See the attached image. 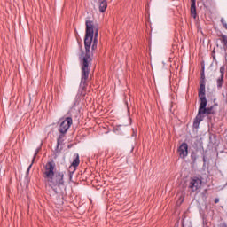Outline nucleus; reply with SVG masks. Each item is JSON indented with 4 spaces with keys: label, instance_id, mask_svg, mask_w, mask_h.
Wrapping results in <instances>:
<instances>
[{
    "label": "nucleus",
    "instance_id": "f257e3e1",
    "mask_svg": "<svg viewBox=\"0 0 227 227\" xmlns=\"http://www.w3.org/2000/svg\"><path fill=\"white\" fill-rule=\"evenodd\" d=\"M86 31L84 38L85 54L80 61L82 68V77L80 82V89L76 97L84 95V90L86 88V82L90 77V72H91V55L90 54V49L92 44V51L97 49V43H98V25L95 24L91 20H86L85 22Z\"/></svg>",
    "mask_w": 227,
    "mask_h": 227
},
{
    "label": "nucleus",
    "instance_id": "f03ea898",
    "mask_svg": "<svg viewBox=\"0 0 227 227\" xmlns=\"http://www.w3.org/2000/svg\"><path fill=\"white\" fill-rule=\"evenodd\" d=\"M43 178L46 187L52 189L56 194H58V187L65 185V174L56 172V163L52 160L44 165Z\"/></svg>",
    "mask_w": 227,
    "mask_h": 227
},
{
    "label": "nucleus",
    "instance_id": "7ed1b4c3",
    "mask_svg": "<svg viewBox=\"0 0 227 227\" xmlns=\"http://www.w3.org/2000/svg\"><path fill=\"white\" fill-rule=\"evenodd\" d=\"M200 98V106H199V111L198 114L193 121V127L194 129H199L200 128V123L203 121L204 116L201 115V113L207 109V105L208 102L207 101V96H202Z\"/></svg>",
    "mask_w": 227,
    "mask_h": 227
},
{
    "label": "nucleus",
    "instance_id": "20e7f679",
    "mask_svg": "<svg viewBox=\"0 0 227 227\" xmlns=\"http://www.w3.org/2000/svg\"><path fill=\"white\" fill-rule=\"evenodd\" d=\"M73 123H74V120L72 119V117L60 119L59 121V128H58L59 134H67V132L70 130V127H72Z\"/></svg>",
    "mask_w": 227,
    "mask_h": 227
},
{
    "label": "nucleus",
    "instance_id": "39448f33",
    "mask_svg": "<svg viewBox=\"0 0 227 227\" xmlns=\"http://www.w3.org/2000/svg\"><path fill=\"white\" fill-rule=\"evenodd\" d=\"M201 184H203V181L200 177H192L190 180L189 189H192V192H196L198 189H201Z\"/></svg>",
    "mask_w": 227,
    "mask_h": 227
},
{
    "label": "nucleus",
    "instance_id": "423d86ee",
    "mask_svg": "<svg viewBox=\"0 0 227 227\" xmlns=\"http://www.w3.org/2000/svg\"><path fill=\"white\" fill-rule=\"evenodd\" d=\"M81 164V160H79V153H75L74 155V160L69 167V178H72V176L74 173H75V170L77 169V167Z\"/></svg>",
    "mask_w": 227,
    "mask_h": 227
},
{
    "label": "nucleus",
    "instance_id": "0eeeda50",
    "mask_svg": "<svg viewBox=\"0 0 227 227\" xmlns=\"http://www.w3.org/2000/svg\"><path fill=\"white\" fill-rule=\"evenodd\" d=\"M177 152L180 159H185V157L189 155V145L185 142L182 143L178 147Z\"/></svg>",
    "mask_w": 227,
    "mask_h": 227
},
{
    "label": "nucleus",
    "instance_id": "6e6552de",
    "mask_svg": "<svg viewBox=\"0 0 227 227\" xmlns=\"http://www.w3.org/2000/svg\"><path fill=\"white\" fill-rule=\"evenodd\" d=\"M215 107H217V104H215L209 107H206L201 113V116H203V114H216Z\"/></svg>",
    "mask_w": 227,
    "mask_h": 227
},
{
    "label": "nucleus",
    "instance_id": "1a4fd4ad",
    "mask_svg": "<svg viewBox=\"0 0 227 227\" xmlns=\"http://www.w3.org/2000/svg\"><path fill=\"white\" fill-rule=\"evenodd\" d=\"M107 10V1L106 0H99V12L104 13Z\"/></svg>",
    "mask_w": 227,
    "mask_h": 227
},
{
    "label": "nucleus",
    "instance_id": "9d476101",
    "mask_svg": "<svg viewBox=\"0 0 227 227\" xmlns=\"http://www.w3.org/2000/svg\"><path fill=\"white\" fill-rule=\"evenodd\" d=\"M191 13L193 19H196V0H191Z\"/></svg>",
    "mask_w": 227,
    "mask_h": 227
},
{
    "label": "nucleus",
    "instance_id": "9b49d317",
    "mask_svg": "<svg viewBox=\"0 0 227 227\" xmlns=\"http://www.w3.org/2000/svg\"><path fill=\"white\" fill-rule=\"evenodd\" d=\"M223 84H224V76H223L222 74L216 79V86L218 90H221V88H223Z\"/></svg>",
    "mask_w": 227,
    "mask_h": 227
},
{
    "label": "nucleus",
    "instance_id": "f8f14e48",
    "mask_svg": "<svg viewBox=\"0 0 227 227\" xmlns=\"http://www.w3.org/2000/svg\"><path fill=\"white\" fill-rule=\"evenodd\" d=\"M67 133H60L57 139V146H59L60 145H63L64 141H65V135Z\"/></svg>",
    "mask_w": 227,
    "mask_h": 227
},
{
    "label": "nucleus",
    "instance_id": "ddd939ff",
    "mask_svg": "<svg viewBox=\"0 0 227 227\" xmlns=\"http://www.w3.org/2000/svg\"><path fill=\"white\" fill-rule=\"evenodd\" d=\"M200 97H206L205 96V83H200V89H199V98Z\"/></svg>",
    "mask_w": 227,
    "mask_h": 227
},
{
    "label": "nucleus",
    "instance_id": "4468645a",
    "mask_svg": "<svg viewBox=\"0 0 227 227\" xmlns=\"http://www.w3.org/2000/svg\"><path fill=\"white\" fill-rule=\"evenodd\" d=\"M36 155H38V150L35 151L33 160H32V163L27 168V175H29V171L31 170V168H33V162H35V159H36Z\"/></svg>",
    "mask_w": 227,
    "mask_h": 227
},
{
    "label": "nucleus",
    "instance_id": "2eb2a0df",
    "mask_svg": "<svg viewBox=\"0 0 227 227\" xmlns=\"http://www.w3.org/2000/svg\"><path fill=\"white\" fill-rule=\"evenodd\" d=\"M191 159H192V162H196V160H198V155L196 154V153H192L191 154Z\"/></svg>",
    "mask_w": 227,
    "mask_h": 227
},
{
    "label": "nucleus",
    "instance_id": "dca6fc26",
    "mask_svg": "<svg viewBox=\"0 0 227 227\" xmlns=\"http://www.w3.org/2000/svg\"><path fill=\"white\" fill-rule=\"evenodd\" d=\"M225 70H226V67H224V66H222L221 67H220V75H223V77H224V72H225Z\"/></svg>",
    "mask_w": 227,
    "mask_h": 227
},
{
    "label": "nucleus",
    "instance_id": "f3484780",
    "mask_svg": "<svg viewBox=\"0 0 227 227\" xmlns=\"http://www.w3.org/2000/svg\"><path fill=\"white\" fill-rule=\"evenodd\" d=\"M220 227H227V224H226V223H222V224L220 225Z\"/></svg>",
    "mask_w": 227,
    "mask_h": 227
},
{
    "label": "nucleus",
    "instance_id": "a211bd4d",
    "mask_svg": "<svg viewBox=\"0 0 227 227\" xmlns=\"http://www.w3.org/2000/svg\"><path fill=\"white\" fill-rule=\"evenodd\" d=\"M203 162L204 164L207 162V158H205V156L203 157Z\"/></svg>",
    "mask_w": 227,
    "mask_h": 227
},
{
    "label": "nucleus",
    "instance_id": "6ab92c4d",
    "mask_svg": "<svg viewBox=\"0 0 227 227\" xmlns=\"http://www.w3.org/2000/svg\"><path fill=\"white\" fill-rule=\"evenodd\" d=\"M218 202H219V199H215V203H218Z\"/></svg>",
    "mask_w": 227,
    "mask_h": 227
},
{
    "label": "nucleus",
    "instance_id": "aec40b11",
    "mask_svg": "<svg viewBox=\"0 0 227 227\" xmlns=\"http://www.w3.org/2000/svg\"><path fill=\"white\" fill-rule=\"evenodd\" d=\"M207 118H210V116H209V115H207Z\"/></svg>",
    "mask_w": 227,
    "mask_h": 227
}]
</instances>
